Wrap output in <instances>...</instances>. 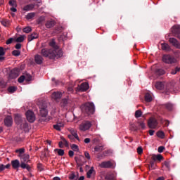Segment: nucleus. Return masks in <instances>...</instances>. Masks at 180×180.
Segmentation results:
<instances>
[{
  "mask_svg": "<svg viewBox=\"0 0 180 180\" xmlns=\"http://www.w3.org/2000/svg\"><path fill=\"white\" fill-rule=\"evenodd\" d=\"M44 60V59L43 58V56H41V55L37 54L34 56V61L39 65H40L41 64H43Z\"/></svg>",
  "mask_w": 180,
  "mask_h": 180,
  "instance_id": "f3484780",
  "label": "nucleus"
},
{
  "mask_svg": "<svg viewBox=\"0 0 180 180\" xmlns=\"http://www.w3.org/2000/svg\"><path fill=\"white\" fill-rule=\"evenodd\" d=\"M17 90L18 87L13 86H9L8 88V91L10 92V94H13V92H16Z\"/></svg>",
  "mask_w": 180,
  "mask_h": 180,
  "instance_id": "2f4dec72",
  "label": "nucleus"
},
{
  "mask_svg": "<svg viewBox=\"0 0 180 180\" xmlns=\"http://www.w3.org/2000/svg\"><path fill=\"white\" fill-rule=\"evenodd\" d=\"M20 158L21 162H29V161H30V160H29L30 158L29 154H24L22 156H20Z\"/></svg>",
  "mask_w": 180,
  "mask_h": 180,
  "instance_id": "4be33fe9",
  "label": "nucleus"
},
{
  "mask_svg": "<svg viewBox=\"0 0 180 180\" xmlns=\"http://www.w3.org/2000/svg\"><path fill=\"white\" fill-rule=\"evenodd\" d=\"M110 153V150H105L103 153V157H108V155H109Z\"/></svg>",
  "mask_w": 180,
  "mask_h": 180,
  "instance_id": "69168bd1",
  "label": "nucleus"
},
{
  "mask_svg": "<svg viewBox=\"0 0 180 180\" xmlns=\"http://www.w3.org/2000/svg\"><path fill=\"white\" fill-rule=\"evenodd\" d=\"M162 158V155L160 154L152 155V160L150 162V167L152 169H155V161H161Z\"/></svg>",
  "mask_w": 180,
  "mask_h": 180,
  "instance_id": "20e7f679",
  "label": "nucleus"
},
{
  "mask_svg": "<svg viewBox=\"0 0 180 180\" xmlns=\"http://www.w3.org/2000/svg\"><path fill=\"white\" fill-rule=\"evenodd\" d=\"M25 75H22V76H20V77L18 78V82H19L20 84H22V82H23V81H25Z\"/></svg>",
  "mask_w": 180,
  "mask_h": 180,
  "instance_id": "13d9d810",
  "label": "nucleus"
},
{
  "mask_svg": "<svg viewBox=\"0 0 180 180\" xmlns=\"http://www.w3.org/2000/svg\"><path fill=\"white\" fill-rule=\"evenodd\" d=\"M70 133L72 136H74L75 139H76L77 140H79V137H78V134L77 133L75 129H72L70 131Z\"/></svg>",
  "mask_w": 180,
  "mask_h": 180,
  "instance_id": "c9c22d12",
  "label": "nucleus"
},
{
  "mask_svg": "<svg viewBox=\"0 0 180 180\" xmlns=\"http://www.w3.org/2000/svg\"><path fill=\"white\" fill-rule=\"evenodd\" d=\"M49 46L52 47L51 50H53V51H56V53H58V51H61V50L58 49V46H57V44H56V41L54 39H52L49 42Z\"/></svg>",
  "mask_w": 180,
  "mask_h": 180,
  "instance_id": "9b49d317",
  "label": "nucleus"
},
{
  "mask_svg": "<svg viewBox=\"0 0 180 180\" xmlns=\"http://www.w3.org/2000/svg\"><path fill=\"white\" fill-rule=\"evenodd\" d=\"M92 126V124L89 121H84L79 125V130L82 131H86L89 130Z\"/></svg>",
  "mask_w": 180,
  "mask_h": 180,
  "instance_id": "39448f33",
  "label": "nucleus"
},
{
  "mask_svg": "<svg viewBox=\"0 0 180 180\" xmlns=\"http://www.w3.org/2000/svg\"><path fill=\"white\" fill-rule=\"evenodd\" d=\"M15 41L16 43H22V41H25V37L23 35L18 37L15 39Z\"/></svg>",
  "mask_w": 180,
  "mask_h": 180,
  "instance_id": "4c0bfd02",
  "label": "nucleus"
},
{
  "mask_svg": "<svg viewBox=\"0 0 180 180\" xmlns=\"http://www.w3.org/2000/svg\"><path fill=\"white\" fill-rule=\"evenodd\" d=\"M37 168H38L39 171H43V165H41V163H39L37 165Z\"/></svg>",
  "mask_w": 180,
  "mask_h": 180,
  "instance_id": "774afa93",
  "label": "nucleus"
},
{
  "mask_svg": "<svg viewBox=\"0 0 180 180\" xmlns=\"http://www.w3.org/2000/svg\"><path fill=\"white\" fill-rule=\"evenodd\" d=\"M8 4L10 5V6H12V7H17L18 6V4H16L15 0H10L8 1Z\"/></svg>",
  "mask_w": 180,
  "mask_h": 180,
  "instance_id": "37998d69",
  "label": "nucleus"
},
{
  "mask_svg": "<svg viewBox=\"0 0 180 180\" xmlns=\"http://www.w3.org/2000/svg\"><path fill=\"white\" fill-rule=\"evenodd\" d=\"M165 150V147L164 146H159L158 148V153H162Z\"/></svg>",
  "mask_w": 180,
  "mask_h": 180,
  "instance_id": "680f3d73",
  "label": "nucleus"
},
{
  "mask_svg": "<svg viewBox=\"0 0 180 180\" xmlns=\"http://www.w3.org/2000/svg\"><path fill=\"white\" fill-rule=\"evenodd\" d=\"M15 49H16V50H20L22 49V44L18 43L17 44H15Z\"/></svg>",
  "mask_w": 180,
  "mask_h": 180,
  "instance_id": "e2e57ef3",
  "label": "nucleus"
},
{
  "mask_svg": "<svg viewBox=\"0 0 180 180\" xmlns=\"http://www.w3.org/2000/svg\"><path fill=\"white\" fill-rule=\"evenodd\" d=\"M82 158H84V157H81L79 158L77 157L75 158L76 163L79 167H80L79 168L80 172H84V169H82V165H84V162H82Z\"/></svg>",
  "mask_w": 180,
  "mask_h": 180,
  "instance_id": "ddd939ff",
  "label": "nucleus"
},
{
  "mask_svg": "<svg viewBox=\"0 0 180 180\" xmlns=\"http://www.w3.org/2000/svg\"><path fill=\"white\" fill-rule=\"evenodd\" d=\"M138 123L143 130H144L146 129V124H144L143 122L139 121V122H138Z\"/></svg>",
  "mask_w": 180,
  "mask_h": 180,
  "instance_id": "6e6d98bb",
  "label": "nucleus"
},
{
  "mask_svg": "<svg viewBox=\"0 0 180 180\" xmlns=\"http://www.w3.org/2000/svg\"><path fill=\"white\" fill-rule=\"evenodd\" d=\"M172 32L176 37L180 39V25H174L172 29Z\"/></svg>",
  "mask_w": 180,
  "mask_h": 180,
  "instance_id": "1a4fd4ad",
  "label": "nucleus"
},
{
  "mask_svg": "<svg viewBox=\"0 0 180 180\" xmlns=\"http://www.w3.org/2000/svg\"><path fill=\"white\" fill-rule=\"evenodd\" d=\"M55 153H58V155H60V157H63V155H64L65 154V152H64V150L63 149H55L54 150Z\"/></svg>",
  "mask_w": 180,
  "mask_h": 180,
  "instance_id": "f704fd0d",
  "label": "nucleus"
},
{
  "mask_svg": "<svg viewBox=\"0 0 180 180\" xmlns=\"http://www.w3.org/2000/svg\"><path fill=\"white\" fill-rule=\"evenodd\" d=\"M15 122L16 124H22L23 123V118H22V116L19 114H16L15 115Z\"/></svg>",
  "mask_w": 180,
  "mask_h": 180,
  "instance_id": "aec40b11",
  "label": "nucleus"
},
{
  "mask_svg": "<svg viewBox=\"0 0 180 180\" xmlns=\"http://www.w3.org/2000/svg\"><path fill=\"white\" fill-rule=\"evenodd\" d=\"M155 88L156 89H164V83H162V82H158L155 84Z\"/></svg>",
  "mask_w": 180,
  "mask_h": 180,
  "instance_id": "c85d7f7f",
  "label": "nucleus"
},
{
  "mask_svg": "<svg viewBox=\"0 0 180 180\" xmlns=\"http://www.w3.org/2000/svg\"><path fill=\"white\" fill-rule=\"evenodd\" d=\"M44 20H46V18H44V16H41L38 18V23H43V22H44Z\"/></svg>",
  "mask_w": 180,
  "mask_h": 180,
  "instance_id": "5fc2aeb1",
  "label": "nucleus"
},
{
  "mask_svg": "<svg viewBox=\"0 0 180 180\" xmlns=\"http://www.w3.org/2000/svg\"><path fill=\"white\" fill-rule=\"evenodd\" d=\"M11 167L13 169H16V171H18V169H19V167H20V162L19 161V160L16 159L12 160Z\"/></svg>",
  "mask_w": 180,
  "mask_h": 180,
  "instance_id": "4468645a",
  "label": "nucleus"
},
{
  "mask_svg": "<svg viewBox=\"0 0 180 180\" xmlns=\"http://www.w3.org/2000/svg\"><path fill=\"white\" fill-rule=\"evenodd\" d=\"M82 112L84 115L91 116L95 113V104L92 102H87L81 106Z\"/></svg>",
  "mask_w": 180,
  "mask_h": 180,
  "instance_id": "f03ea898",
  "label": "nucleus"
},
{
  "mask_svg": "<svg viewBox=\"0 0 180 180\" xmlns=\"http://www.w3.org/2000/svg\"><path fill=\"white\" fill-rule=\"evenodd\" d=\"M39 109H40V115L42 117H46L47 116V114L49 112L47 111V104L46 103H42L39 105Z\"/></svg>",
  "mask_w": 180,
  "mask_h": 180,
  "instance_id": "0eeeda50",
  "label": "nucleus"
},
{
  "mask_svg": "<svg viewBox=\"0 0 180 180\" xmlns=\"http://www.w3.org/2000/svg\"><path fill=\"white\" fill-rule=\"evenodd\" d=\"M89 89V84L86 82L82 83L79 86V91L80 92H86Z\"/></svg>",
  "mask_w": 180,
  "mask_h": 180,
  "instance_id": "f8f14e48",
  "label": "nucleus"
},
{
  "mask_svg": "<svg viewBox=\"0 0 180 180\" xmlns=\"http://www.w3.org/2000/svg\"><path fill=\"white\" fill-rule=\"evenodd\" d=\"M148 126L149 129H155L158 126V121L154 117H150L148 120Z\"/></svg>",
  "mask_w": 180,
  "mask_h": 180,
  "instance_id": "6e6552de",
  "label": "nucleus"
},
{
  "mask_svg": "<svg viewBox=\"0 0 180 180\" xmlns=\"http://www.w3.org/2000/svg\"><path fill=\"white\" fill-rule=\"evenodd\" d=\"M94 167H91L86 173L87 178H91V176L92 175V174H94Z\"/></svg>",
  "mask_w": 180,
  "mask_h": 180,
  "instance_id": "79ce46f5",
  "label": "nucleus"
},
{
  "mask_svg": "<svg viewBox=\"0 0 180 180\" xmlns=\"http://www.w3.org/2000/svg\"><path fill=\"white\" fill-rule=\"evenodd\" d=\"M71 148H72V150H73V151H79V148H78L77 145L72 144L71 146Z\"/></svg>",
  "mask_w": 180,
  "mask_h": 180,
  "instance_id": "864d4df0",
  "label": "nucleus"
},
{
  "mask_svg": "<svg viewBox=\"0 0 180 180\" xmlns=\"http://www.w3.org/2000/svg\"><path fill=\"white\" fill-rule=\"evenodd\" d=\"M141 115H143V112H141V110H138L135 112V117L136 119H139V117H141Z\"/></svg>",
  "mask_w": 180,
  "mask_h": 180,
  "instance_id": "58836bf2",
  "label": "nucleus"
},
{
  "mask_svg": "<svg viewBox=\"0 0 180 180\" xmlns=\"http://www.w3.org/2000/svg\"><path fill=\"white\" fill-rule=\"evenodd\" d=\"M84 156L87 160H91V155H89V153L84 152Z\"/></svg>",
  "mask_w": 180,
  "mask_h": 180,
  "instance_id": "0e129e2a",
  "label": "nucleus"
},
{
  "mask_svg": "<svg viewBox=\"0 0 180 180\" xmlns=\"http://www.w3.org/2000/svg\"><path fill=\"white\" fill-rule=\"evenodd\" d=\"M129 130L131 131H137L139 130V128L136 126L134 124H130Z\"/></svg>",
  "mask_w": 180,
  "mask_h": 180,
  "instance_id": "e433bc0d",
  "label": "nucleus"
},
{
  "mask_svg": "<svg viewBox=\"0 0 180 180\" xmlns=\"http://www.w3.org/2000/svg\"><path fill=\"white\" fill-rule=\"evenodd\" d=\"M12 123H13L12 117L8 116L4 119V124L7 127H11V126H12Z\"/></svg>",
  "mask_w": 180,
  "mask_h": 180,
  "instance_id": "a211bd4d",
  "label": "nucleus"
},
{
  "mask_svg": "<svg viewBox=\"0 0 180 180\" xmlns=\"http://www.w3.org/2000/svg\"><path fill=\"white\" fill-rule=\"evenodd\" d=\"M157 136L160 139H164V137H165V134H164V131H159L157 132Z\"/></svg>",
  "mask_w": 180,
  "mask_h": 180,
  "instance_id": "a18cd8bd",
  "label": "nucleus"
},
{
  "mask_svg": "<svg viewBox=\"0 0 180 180\" xmlns=\"http://www.w3.org/2000/svg\"><path fill=\"white\" fill-rule=\"evenodd\" d=\"M15 153H18L19 155H18V157H22L23 155H25V148H20V149H17L15 150Z\"/></svg>",
  "mask_w": 180,
  "mask_h": 180,
  "instance_id": "7c9ffc66",
  "label": "nucleus"
},
{
  "mask_svg": "<svg viewBox=\"0 0 180 180\" xmlns=\"http://www.w3.org/2000/svg\"><path fill=\"white\" fill-rule=\"evenodd\" d=\"M24 33H30V32H32V27H26L25 28H24L22 30Z\"/></svg>",
  "mask_w": 180,
  "mask_h": 180,
  "instance_id": "8fccbe9b",
  "label": "nucleus"
},
{
  "mask_svg": "<svg viewBox=\"0 0 180 180\" xmlns=\"http://www.w3.org/2000/svg\"><path fill=\"white\" fill-rule=\"evenodd\" d=\"M34 8V5L33 4H29V5H27L24 7L23 10L24 11H32V9H33Z\"/></svg>",
  "mask_w": 180,
  "mask_h": 180,
  "instance_id": "72a5a7b5",
  "label": "nucleus"
},
{
  "mask_svg": "<svg viewBox=\"0 0 180 180\" xmlns=\"http://www.w3.org/2000/svg\"><path fill=\"white\" fill-rule=\"evenodd\" d=\"M51 96L53 99H55V101H57V99H61V97L63 96V94L60 91H55L52 94Z\"/></svg>",
  "mask_w": 180,
  "mask_h": 180,
  "instance_id": "6ab92c4d",
  "label": "nucleus"
},
{
  "mask_svg": "<svg viewBox=\"0 0 180 180\" xmlns=\"http://www.w3.org/2000/svg\"><path fill=\"white\" fill-rule=\"evenodd\" d=\"M165 107L167 110H172L174 109V105L172 104H171L170 103H167L166 104H165Z\"/></svg>",
  "mask_w": 180,
  "mask_h": 180,
  "instance_id": "473e14b6",
  "label": "nucleus"
},
{
  "mask_svg": "<svg viewBox=\"0 0 180 180\" xmlns=\"http://www.w3.org/2000/svg\"><path fill=\"white\" fill-rule=\"evenodd\" d=\"M1 25L5 27L9 25L10 21L8 19L3 18L0 20Z\"/></svg>",
  "mask_w": 180,
  "mask_h": 180,
  "instance_id": "cd10ccee",
  "label": "nucleus"
},
{
  "mask_svg": "<svg viewBox=\"0 0 180 180\" xmlns=\"http://www.w3.org/2000/svg\"><path fill=\"white\" fill-rule=\"evenodd\" d=\"M162 61L165 63V64H175L176 63V58L174 57V56L171 55H163Z\"/></svg>",
  "mask_w": 180,
  "mask_h": 180,
  "instance_id": "7ed1b4c3",
  "label": "nucleus"
},
{
  "mask_svg": "<svg viewBox=\"0 0 180 180\" xmlns=\"http://www.w3.org/2000/svg\"><path fill=\"white\" fill-rule=\"evenodd\" d=\"M69 179L70 180H77V176L75 175V173L72 172L69 175Z\"/></svg>",
  "mask_w": 180,
  "mask_h": 180,
  "instance_id": "49530a36",
  "label": "nucleus"
},
{
  "mask_svg": "<svg viewBox=\"0 0 180 180\" xmlns=\"http://www.w3.org/2000/svg\"><path fill=\"white\" fill-rule=\"evenodd\" d=\"M35 15L34 13H30L26 15V19L30 20V19H33V17L35 16Z\"/></svg>",
  "mask_w": 180,
  "mask_h": 180,
  "instance_id": "c03bdc74",
  "label": "nucleus"
},
{
  "mask_svg": "<svg viewBox=\"0 0 180 180\" xmlns=\"http://www.w3.org/2000/svg\"><path fill=\"white\" fill-rule=\"evenodd\" d=\"M42 57L50 58V60H56V58H60L63 56V51H59L57 53L56 51L53 49H49L47 48H43L40 52Z\"/></svg>",
  "mask_w": 180,
  "mask_h": 180,
  "instance_id": "f257e3e1",
  "label": "nucleus"
},
{
  "mask_svg": "<svg viewBox=\"0 0 180 180\" xmlns=\"http://www.w3.org/2000/svg\"><path fill=\"white\" fill-rule=\"evenodd\" d=\"M19 72H20V70L18 68H15L13 69L10 74V78H12L13 79L15 78H18V76L19 75Z\"/></svg>",
  "mask_w": 180,
  "mask_h": 180,
  "instance_id": "9d476101",
  "label": "nucleus"
},
{
  "mask_svg": "<svg viewBox=\"0 0 180 180\" xmlns=\"http://www.w3.org/2000/svg\"><path fill=\"white\" fill-rule=\"evenodd\" d=\"M68 103H70V100L68 98H63L60 102V105L65 108V106H68Z\"/></svg>",
  "mask_w": 180,
  "mask_h": 180,
  "instance_id": "a878e982",
  "label": "nucleus"
},
{
  "mask_svg": "<svg viewBox=\"0 0 180 180\" xmlns=\"http://www.w3.org/2000/svg\"><path fill=\"white\" fill-rule=\"evenodd\" d=\"M162 46V50H169V45H168V44L167 43H162L161 44Z\"/></svg>",
  "mask_w": 180,
  "mask_h": 180,
  "instance_id": "ea45409f",
  "label": "nucleus"
},
{
  "mask_svg": "<svg viewBox=\"0 0 180 180\" xmlns=\"http://www.w3.org/2000/svg\"><path fill=\"white\" fill-rule=\"evenodd\" d=\"M12 54L15 57H19V56H20V51L14 50V51H12Z\"/></svg>",
  "mask_w": 180,
  "mask_h": 180,
  "instance_id": "de8ad7c7",
  "label": "nucleus"
},
{
  "mask_svg": "<svg viewBox=\"0 0 180 180\" xmlns=\"http://www.w3.org/2000/svg\"><path fill=\"white\" fill-rule=\"evenodd\" d=\"M105 180H115V174L112 173H108L105 176Z\"/></svg>",
  "mask_w": 180,
  "mask_h": 180,
  "instance_id": "bb28decb",
  "label": "nucleus"
},
{
  "mask_svg": "<svg viewBox=\"0 0 180 180\" xmlns=\"http://www.w3.org/2000/svg\"><path fill=\"white\" fill-rule=\"evenodd\" d=\"M169 43L172 44L176 49H180V44L175 38H169Z\"/></svg>",
  "mask_w": 180,
  "mask_h": 180,
  "instance_id": "2eb2a0df",
  "label": "nucleus"
},
{
  "mask_svg": "<svg viewBox=\"0 0 180 180\" xmlns=\"http://www.w3.org/2000/svg\"><path fill=\"white\" fill-rule=\"evenodd\" d=\"M63 127H64V123L63 122H57L56 124L53 125V129L58 131H61V129H63Z\"/></svg>",
  "mask_w": 180,
  "mask_h": 180,
  "instance_id": "412c9836",
  "label": "nucleus"
},
{
  "mask_svg": "<svg viewBox=\"0 0 180 180\" xmlns=\"http://www.w3.org/2000/svg\"><path fill=\"white\" fill-rule=\"evenodd\" d=\"M60 139L62 140V143H63V144H65V147H68L69 144H68V141H67V139H65L64 137L61 136Z\"/></svg>",
  "mask_w": 180,
  "mask_h": 180,
  "instance_id": "3c124183",
  "label": "nucleus"
},
{
  "mask_svg": "<svg viewBox=\"0 0 180 180\" xmlns=\"http://www.w3.org/2000/svg\"><path fill=\"white\" fill-rule=\"evenodd\" d=\"M25 81H27L29 82V81H32V75L27 74L25 76Z\"/></svg>",
  "mask_w": 180,
  "mask_h": 180,
  "instance_id": "4d7b16f0",
  "label": "nucleus"
},
{
  "mask_svg": "<svg viewBox=\"0 0 180 180\" xmlns=\"http://www.w3.org/2000/svg\"><path fill=\"white\" fill-rule=\"evenodd\" d=\"M25 115L30 123H33L34 122V120H36V115H34V112L30 110L26 112Z\"/></svg>",
  "mask_w": 180,
  "mask_h": 180,
  "instance_id": "423d86ee",
  "label": "nucleus"
},
{
  "mask_svg": "<svg viewBox=\"0 0 180 180\" xmlns=\"http://www.w3.org/2000/svg\"><path fill=\"white\" fill-rule=\"evenodd\" d=\"M137 153L139 155H141L143 154V148L141 146L138 147Z\"/></svg>",
  "mask_w": 180,
  "mask_h": 180,
  "instance_id": "bf43d9fd",
  "label": "nucleus"
},
{
  "mask_svg": "<svg viewBox=\"0 0 180 180\" xmlns=\"http://www.w3.org/2000/svg\"><path fill=\"white\" fill-rule=\"evenodd\" d=\"M13 40H14L13 38H10V39H8L6 41V44H12V42L13 41Z\"/></svg>",
  "mask_w": 180,
  "mask_h": 180,
  "instance_id": "338daca9",
  "label": "nucleus"
},
{
  "mask_svg": "<svg viewBox=\"0 0 180 180\" xmlns=\"http://www.w3.org/2000/svg\"><path fill=\"white\" fill-rule=\"evenodd\" d=\"M56 25V22L54 20H49L46 22L45 26L47 29H51V27H54Z\"/></svg>",
  "mask_w": 180,
  "mask_h": 180,
  "instance_id": "b1692460",
  "label": "nucleus"
},
{
  "mask_svg": "<svg viewBox=\"0 0 180 180\" xmlns=\"http://www.w3.org/2000/svg\"><path fill=\"white\" fill-rule=\"evenodd\" d=\"M180 71V68L176 67L174 70H172L171 71V74H172V75H175V74H176V72H179Z\"/></svg>",
  "mask_w": 180,
  "mask_h": 180,
  "instance_id": "603ef678",
  "label": "nucleus"
},
{
  "mask_svg": "<svg viewBox=\"0 0 180 180\" xmlns=\"http://www.w3.org/2000/svg\"><path fill=\"white\" fill-rule=\"evenodd\" d=\"M112 165L113 164L110 161H105L100 164L101 168H112Z\"/></svg>",
  "mask_w": 180,
  "mask_h": 180,
  "instance_id": "dca6fc26",
  "label": "nucleus"
},
{
  "mask_svg": "<svg viewBox=\"0 0 180 180\" xmlns=\"http://www.w3.org/2000/svg\"><path fill=\"white\" fill-rule=\"evenodd\" d=\"M39 37L38 33H32L31 35L28 36L27 40L28 41H32V40H34V39H37Z\"/></svg>",
  "mask_w": 180,
  "mask_h": 180,
  "instance_id": "393cba45",
  "label": "nucleus"
},
{
  "mask_svg": "<svg viewBox=\"0 0 180 180\" xmlns=\"http://www.w3.org/2000/svg\"><path fill=\"white\" fill-rule=\"evenodd\" d=\"M2 56H5V49L4 47L0 46V57Z\"/></svg>",
  "mask_w": 180,
  "mask_h": 180,
  "instance_id": "052dcab7",
  "label": "nucleus"
},
{
  "mask_svg": "<svg viewBox=\"0 0 180 180\" xmlns=\"http://www.w3.org/2000/svg\"><path fill=\"white\" fill-rule=\"evenodd\" d=\"M26 163V162H21L20 163V167L22 168V169H27L28 171H30L32 169V167H30V166Z\"/></svg>",
  "mask_w": 180,
  "mask_h": 180,
  "instance_id": "5701e85b",
  "label": "nucleus"
},
{
  "mask_svg": "<svg viewBox=\"0 0 180 180\" xmlns=\"http://www.w3.org/2000/svg\"><path fill=\"white\" fill-rule=\"evenodd\" d=\"M155 72L157 75H164L165 74V71L162 69H157Z\"/></svg>",
  "mask_w": 180,
  "mask_h": 180,
  "instance_id": "a19ab883",
  "label": "nucleus"
},
{
  "mask_svg": "<svg viewBox=\"0 0 180 180\" xmlns=\"http://www.w3.org/2000/svg\"><path fill=\"white\" fill-rule=\"evenodd\" d=\"M145 101L146 102H151L153 101V96L149 93L145 94Z\"/></svg>",
  "mask_w": 180,
  "mask_h": 180,
  "instance_id": "c756f323",
  "label": "nucleus"
},
{
  "mask_svg": "<svg viewBox=\"0 0 180 180\" xmlns=\"http://www.w3.org/2000/svg\"><path fill=\"white\" fill-rule=\"evenodd\" d=\"M94 151H96V152H99V151H103V146H96L95 148H94Z\"/></svg>",
  "mask_w": 180,
  "mask_h": 180,
  "instance_id": "09e8293b",
  "label": "nucleus"
}]
</instances>
